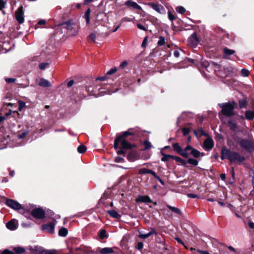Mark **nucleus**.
Instances as JSON below:
<instances>
[{
  "mask_svg": "<svg viewBox=\"0 0 254 254\" xmlns=\"http://www.w3.org/2000/svg\"><path fill=\"white\" fill-rule=\"evenodd\" d=\"M248 224H249V226L251 228L254 229V223H253L252 222H249Z\"/></svg>",
  "mask_w": 254,
  "mask_h": 254,
  "instance_id": "nucleus-64",
  "label": "nucleus"
},
{
  "mask_svg": "<svg viewBox=\"0 0 254 254\" xmlns=\"http://www.w3.org/2000/svg\"><path fill=\"white\" fill-rule=\"evenodd\" d=\"M137 27L138 29H140V30H142L143 31H146L147 29L146 28H145V26H144L143 25H142V24H141L140 23H137Z\"/></svg>",
  "mask_w": 254,
  "mask_h": 254,
  "instance_id": "nucleus-50",
  "label": "nucleus"
},
{
  "mask_svg": "<svg viewBox=\"0 0 254 254\" xmlns=\"http://www.w3.org/2000/svg\"><path fill=\"white\" fill-rule=\"evenodd\" d=\"M168 18L173 23V21L176 18L175 15L170 11H168Z\"/></svg>",
  "mask_w": 254,
  "mask_h": 254,
  "instance_id": "nucleus-44",
  "label": "nucleus"
},
{
  "mask_svg": "<svg viewBox=\"0 0 254 254\" xmlns=\"http://www.w3.org/2000/svg\"><path fill=\"white\" fill-rule=\"evenodd\" d=\"M15 17L16 20L20 24L24 21V10L22 6L19 7L15 11Z\"/></svg>",
  "mask_w": 254,
  "mask_h": 254,
  "instance_id": "nucleus-7",
  "label": "nucleus"
},
{
  "mask_svg": "<svg viewBox=\"0 0 254 254\" xmlns=\"http://www.w3.org/2000/svg\"><path fill=\"white\" fill-rule=\"evenodd\" d=\"M172 146L174 150L177 152L179 154H180L181 156L185 158L188 157L189 154L188 152H187V150H186V148L183 149L182 147L180 146L179 143L177 142L173 143Z\"/></svg>",
  "mask_w": 254,
  "mask_h": 254,
  "instance_id": "nucleus-6",
  "label": "nucleus"
},
{
  "mask_svg": "<svg viewBox=\"0 0 254 254\" xmlns=\"http://www.w3.org/2000/svg\"><path fill=\"white\" fill-rule=\"evenodd\" d=\"M30 251L34 254H43L45 249L42 247L36 246L30 249Z\"/></svg>",
  "mask_w": 254,
  "mask_h": 254,
  "instance_id": "nucleus-18",
  "label": "nucleus"
},
{
  "mask_svg": "<svg viewBox=\"0 0 254 254\" xmlns=\"http://www.w3.org/2000/svg\"><path fill=\"white\" fill-rule=\"evenodd\" d=\"M59 26H63V28L67 29L68 31L71 32L75 27L76 25L73 22V20L70 19L65 22L60 23Z\"/></svg>",
  "mask_w": 254,
  "mask_h": 254,
  "instance_id": "nucleus-9",
  "label": "nucleus"
},
{
  "mask_svg": "<svg viewBox=\"0 0 254 254\" xmlns=\"http://www.w3.org/2000/svg\"><path fill=\"white\" fill-rule=\"evenodd\" d=\"M5 204L14 210H18L22 208L21 205L13 199H6Z\"/></svg>",
  "mask_w": 254,
  "mask_h": 254,
  "instance_id": "nucleus-8",
  "label": "nucleus"
},
{
  "mask_svg": "<svg viewBox=\"0 0 254 254\" xmlns=\"http://www.w3.org/2000/svg\"><path fill=\"white\" fill-rule=\"evenodd\" d=\"M90 9L89 8L87 10V11L85 12L84 14V17L86 19V22L87 24H89L90 23Z\"/></svg>",
  "mask_w": 254,
  "mask_h": 254,
  "instance_id": "nucleus-29",
  "label": "nucleus"
},
{
  "mask_svg": "<svg viewBox=\"0 0 254 254\" xmlns=\"http://www.w3.org/2000/svg\"><path fill=\"white\" fill-rule=\"evenodd\" d=\"M172 159L175 160L177 162H180V163L181 162V161H183V159H182L181 158H180L179 157L173 155Z\"/></svg>",
  "mask_w": 254,
  "mask_h": 254,
  "instance_id": "nucleus-56",
  "label": "nucleus"
},
{
  "mask_svg": "<svg viewBox=\"0 0 254 254\" xmlns=\"http://www.w3.org/2000/svg\"><path fill=\"white\" fill-rule=\"evenodd\" d=\"M157 234L158 233L155 229L151 228L150 231L146 234H142L141 232L139 231V235L138 237L141 239H146L152 235H157Z\"/></svg>",
  "mask_w": 254,
  "mask_h": 254,
  "instance_id": "nucleus-14",
  "label": "nucleus"
},
{
  "mask_svg": "<svg viewBox=\"0 0 254 254\" xmlns=\"http://www.w3.org/2000/svg\"><path fill=\"white\" fill-rule=\"evenodd\" d=\"M131 134L128 131H126L123 132L121 136L117 137L114 141V148L117 150L119 148V144H121V148L123 149H130L131 148L132 145L129 143L125 139V137Z\"/></svg>",
  "mask_w": 254,
  "mask_h": 254,
  "instance_id": "nucleus-2",
  "label": "nucleus"
},
{
  "mask_svg": "<svg viewBox=\"0 0 254 254\" xmlns=\"http://www.w3.org/2000/svg\"><path fill=\"white\" fill-rule=\"evenodd\" d=\"M174 55L175 57L178 58L180 56L179 52L178 51H175L174 52Z\"/></svg>",
  "mask_w": 254,
  "mask_h": 254,
  "instance_id": "nucleus-62",
  "label": "nucleus"
},
{
  "mask_svg": "<svg viewBox=\"0 0 254 254\" xmlns=\"http://www.w3.org/2000/svg\"><path fill=\"white\" fill-rule=\"evenodd\" d=\"M143 247V244L142 242H138L137 245V249L139 250H141Z\"/></svg>",
  "mask_w": 254,
  "mask_h": 254,
  "instance_id": "nucleus-57",
  "label": "nucleus"
},
{
  "mask_svg": "<svg viewBox=\"0 0 254 254\" xmlns=\"http://www.w3.org/2000/svg\"><path fill=\"white\" fill-rule=\"evenodd\" d=\"M221 159H228L231 162L240 164L245 160V157L239 153L232 151L226 147H222L221 149Z\"/></svg>",
  "mask_w": 254,
  "mask_h": 254,
  "instance_id": "nucleus-1",
  "label": "nucleus"
},
{
  "mask_svg": "<svg viewBox=\"0 0 254 254\" xmlns=\"http://www.w3.org/2000/svg\"><path fill=\"white\" fill-rule=\"evenodd\" d=\"M0 254H15L13 252L8 250H5Z\"/></svg>",
  "mask_w": 254,
  "mask_h": 254,
  "instance_id": "nucleus-55",
  "label": "nucleus"
},
{
  "mask_svg": "<svg viewBox=\"0 0 254 254\" xmlns=\"http://www.w3.org/2000/svg\"><path fill=\"white\" fill-rule=\"evenodd\" d=\"M107 213L113 218L120 219L121 216L115 210H108Z\"/></svg>",
  "mask_w": 254,
  "mask_h": 254,
  "instance_id": "nucleus-23",
  "label": "nucleus"
},
{
  "mask_svg": "<svg viewBox=\"0 0 254 254\" xmlns=\"http://www.w3.org/2000/svg\"><path fill=\"white\" fill-rule=\"evenodd\" d=\"M193 132L197 137L207 135V134L204 132L202 128H199L197 130H194Z\"/></svg>",
  "mask_w": 254,
  "mask_h": 254,
  "instance_id": "nucleus-22",
  "label": "nucleus"
},
{
  "mask_svg": "<svg viewBox=\"0 0 254 254\" xmlns=\"http://www.w3.org/2000/svg\"><path fill=\"white\" fill-rule=\"evenodd\" d=\"M143 144L145 146L144 150L149 149L152 146L151 143L148 140H146L143 142Z\"/></svg>",
  "mask_w": 254,
  "mask_h": 254,
  "instance_id": "nucleus-35",
  "label": "nucleus"
},
{
  "mask_svg": "<svg viewBox=\"0 0 254 254\" xmlns=\"http://www.w3.org/2000/svg\"><path fill=\"white\" fill-rule=\"evenodd\" d=\"M45 214V211L41 208H36L31 211V215L37 219H43Z\"/></svg>",
  "mask_w": 254,
  "mask_h": 254,
  "instance_id": "nucleus-5",
  "label": "nucleus"
},
{
  "mask_svg": "<svg viewBox=\"0 0 254 254\" xmlns=\"http://www.w3.org/2000/svg\"><path fill=\"white\" fill-rule=\"evenodd\" d=\"M187 195L189 197L191 198H199V196L195 194L194 193H188Z\"/></svg>",
  "mask_w": 254,
  "mask_h": 254,
  "instance_id": "nucleus-52",
  "label": "nucleus"
},
{
  "mask_svg": "<svg viewBox=\"0 0 254 254\" xmlns=\"http://www.w3.org/2000/svg\"><path fill=\"white\" fill-rule=\"evenodd\" d=\"M186 150H187V152L188 151H190V154L191 155L195 157V158H198L199 157L200 155L201 156H203L204 155V153H200L199 151H198L197 150L193 148V147H192L190 145H188L186 147Z\"/></svg>",
  "mask_w": 254,
  "mask_h": 254,
  "instance_id": "nucleus-11",
  "label": "nucleus"
},
{
  "mask_svg": "<svg viewBox=\"0 0 254 254\" xmlns=\"http://www.w3.org/2000/svg\"><path fill=\"white\" fill-rule=\"evenodd\" d=\"M38 24L39 25H44L46 24V21L44 19L40 20V21H39Z\"/></svg>",
  "mask_w": 254,
  "mask_h": 254,
  "instance_id": "nucleus-63",
  "label": "nucleus"
},
{
  "mask_svg": "<svg viewBox=\"0 0 254 254\" xmlns=\"http://www.w3.org/2000/svg\"><path fill=\"white\" fill-rule=\"evenodd\" d=\"M74 80H69L68 83H67V87H70L71 86H72V85L74 84Z\"/></svg>",
  "mask_w": 254,
  "mask_h": 254,
  "instance_id": "nucleus-61",
  "label": "nucleus"
},
{
  "mask_svg": "<svg viewBox=\"0 0 254 254\" xmlns=\"http://www.w3.org/2000/svg\"><path fill=\"white\" fill-rule=\"evenodd\" d=\"M132 20H133L132 18H130L127 17H125L121 19V21H120L121 23L120 24H121L125 22H131Z\"/></svg>",
  "mask_w": 254,
  "mask_h": 254,
  "instance_id": "nucleus-39",
  "label": "nucleus"
},
{
  "mask_svg": "<svg viewBox=\"0 0 254 254\" xmlns=\"http://www.w3.org/2000/svg\"><path fill=\"white\" fill-rule=\"evenodd\" d=\"M6 2L3 0H0V10H2L3 8L5 7Z\"/></svg>",
  "mask_w": 254,
  "mask_h": 254,
  "instance_id": "nucleus-49",
  "label": "nucleus"
},
{
  "mask_svg": "<svg viewBox=\"0 0 254 254\" xmlns=\"http://www.w3.org/2000/svg\"><path fill=\"white\" fill-rule=\"evenodd\" d=\"M187 162L189 164L193 165L195 166H197L198 163L197 160L191 158H189L187 160Z\"/></svg>",
  "mask_w": 254,
  "mask_h": 254,
  "instance_id": "nucleus-32",
  "label": "nucleus"
},
{
  "mask_svg": "<svg viewBox=\"0 0 254 254\" xmlns=\"http://www.w3.org/2000/svg\"><path fill=\"white\" fill-rule=\"evenodd\" d=\"M167 207L170 209L172 211L178 214L179 215L182 214L181 211L180 209L178 208L177 207H173L172 206H170L169 205H167Z\"/></svg>",
  "mask_w": 254,
  "mask_h": 254,
  "instance_id": "nucleus-27",
  "label": "nucleus"
},
{
  "mask_svg": "<svg viewBox=\"0 0 254 254\" xmlns=\"http://www.w3.org/2000/svg\"><path fill=\"white\" fill-rule=\"evenodd\" d=\"M165 43V39L164 37H163L162 36H160L159 37V40L158 42V45L159 46H162V45H164Z\"/></svg>",
  "mask_w": 254,
  "mask_h": 254,
  "instance_id": "nucleus-38",
  "label": "nucleus"
},
{
  "mask_svg": "<svg viewBox=\"0 0 254 254\" xmlns=\"http://www.w3.org/2000/svg\"><path fill=\"white\" fill-rule=\"evenodd\" d=\"M67 233V229L64 227L62 228L59 231V235L62 237H65Z\"/></svg>",
  "mask_w": 254,
  "mask_h": 254,
  "instance_id": "nucleus-28",
  "label": "nucleus"
},
{
  "mask_svg": "<svg viewBox=\"0 0 254 254\" xmlns=\"http://www.w3.org/2000/svg\"><path fill=\"white\" fill-rule=\"evenodd\" d=\"M136 201L144 203H151L152 202L150 197L147 195H139L137 198Z\"/></svg>",
  "mask_w": 254,
  "mask_h": 254,
  "instance_id": "nucleus-20",
  "label": "nucleus"
},
{
  "mask_svg": "<svg viewBox=\"0 0 254 254\" xmlns=\"http://www.w3.org/2000/svg\"><path fill=\"white\" fill-rule=\"evenodd\" d=\"M214 146V142L212 138H207L203 142V147L206 150H211Z\"/></svg>",
  "mask_w": 254,
  "mask_h": 254,
  "instance_id": "nucleus-13",
  "label": "nucleus"
},
{
  "mask_svg": "<svg viewBox=\"0 0 254 254\" xmlns=\"http://www.w3.org/2000/svg\"><path fill=\"white\" fill-rule=\"evenodd\" d=\"M18 104H19L18 110L20 111L25 107V103L24 102H23L21 100H19L18 101Z\"/></svg>",
  "mask_w": 254,
  "mask_h": 254,
  "instance_id": "nucleus-42",
  "label": "nucleus"
},
{
  "mask_svg": "<svg viewBox=\"0 0 254 254\" xmlns=\"http://www.w3.org/2000/svg\"><path fill=\"white\" fill-rule=\"evenodd\" d=\"M162 154L163 155V157L161 158V161L163 162L167 161L170 158H172V157H173V155H171L165 154L163 153H162Z\"/></svg>",
  "mask_w": 254,
  "mask_h": 254,
  "instance_id": "nucleus-31",
  "label": "nucleus"
},
{
  "mask_svg": "<svg viewBox=\"0 0 254 254\" xmlns=\"http://www.w3.org/2000/svg\"><path fill=\"white\" fill-rule=\"evenodd\" d=\"M199 40L195 33H193L189 38L188 44L191 48H195L198 43Z\"/></svg>",
  "mask_w": 254,
  "mask_h": 254,
  "instance_id": "nucleus-10",
  "label": "nucleus"
},
{
  "mask_svg": "<svg viewBox=\"0 0 254 254\" xmlns=\"http://www.w3.org/2000/svg\"><path fill=\"white\" fill-rule=\"evenodd\" d=\"M237 143L241 147L247 151L252 152L254 151V141L251 139L238 138Z\"/></svg>",
  "mask_w": 254,
  "mask_h": 254,
  "instance_id": "nucleus-4",
  "label": "nucleus"
},
{
  "mask_svg": "<svg viewBox=\"0 0 254 254\" xmlns=\"http://www.w3.org/2000/svg\"><path fill=\"white\" fill-rule=\"evenodd\" d=\"M107 237L106 232L105 230H101L100 232V237L101 239H104Z\"/></svg>",
  "mask_w": 254,
  "mask_h": 254,
  "instance_id": "nucleus-45",
  "label": "nucleus"
},
{
  "mask_svg": "<svg viewBox=\"0 0 254 254\" xmlns=\"http://www.w3.org/2000/svg\"><path fill=\"white\" fill-rule=\"evenodd\" d=\"M13 250L17 254H21L25 252V249L20 247H15L14 248Z\"/></svg>",
  "mask_w": 254,
  "mask_h": 254,
  "instance_id": "nucleus-30",
  "label": "nucleus"
},
{
  "mask_svg": "<svg viewBox=\"0 0 254 254\" xmlns=\"http://www.w3.org/2000/svg\"><path fill=\"white\" fill-rule=\"evenodd\" d=\"M147 5L152 7L154 10L157 11L158 12L161 13L163 11V6L159 4L154 3L152 2H149L147 3Z\"/></svg>",
  "mask_w": 254,
  "mask_h": 254,
  "instance_id": "nucleus-16",
  "label": "nucleus"
},
{
  "mask_svg": "<svg viewBox=\"0 0 254 254\" xmlns=\"http://www.w3.org/2000/svg\"><path fill=\"white\" fill-rule=\"evenodd\" d=\"M96 35L95 34L92 33H91L89 36H88V39L90 41H93V42H94L95 41V39H96Z\"/></svg>",
  "mask_w": 254,
  "mask_h": 254,
  "instance_id": "nucleus-43",
  "label": "nucleus"
},
{
  "mask_svg": "<svg viewBox=\"0 0 254 254\" xmlns=\"http://www.w3.org/2000/svg\"><path fill=\"white\" fill-rule=\"evenodd\" d=\"M219 106L222 108L221 113L224 116L231 117L234 115V109L235 108L236 103L234 101L219 104Z\"/></svg>",
  "mask_w": 254,
  "mask_h": 254,
  "instance_id": "nucleus-3",
  "label": "nucleus"
},
{
  "mask_svg": "<svg viewBox=\"0 0 254 254\" xmlns=\"http://www.w3.org/2000/svg\"><path fill=\"white\" fill-rule=\"evenodd\" d=\"M55 225V222H50L43 225L42 228L43 230L46 231L50 233L53 234L54 233Z\"/></svg>",
  "mask_w": 254,
  "mask_h": 254,
  "instance_id": "nucleus-12",
  "label": "nucleus"
},
{
  "mask_svg": "<svg viewBox=\"0 0 254 254\" xmlns=\"http://www.w3.org/2000/svg\"><path fill=\"white\" fill-rule=\"evenodd\" d=\"M127 65V62L126 61H124L121 64H120V67L122 68H124L125 67H126Z\"/></svg>",
  "mask_w": 254,
  "mask_h": 254,
  "instance_id": "nucleus-59",
  "label": "nucleus"
},
{
  "mask_svg": "<svg viewBox=\"0 0 254 254\" xmlns=\"http://www.w3.org/2000/svg\"><path fill=\"white\" fill-rule=\"evenodd\" d=\"M182 131H183V133L184 135H187L189 133L190 130L188 128H183L182 129Z\"/></svg>",
  "mask_w": 254,
  "mask_h": 254,
  "instance_id": "nucleus-53",
  "label": "nucleus"
},
{
  "mask_svg": "<svg viewBox=\"0 0 254 254\" xmlns=\"http://www.w3.org/2000/svg\"><path fill=\"white\" fill-rule=\"evenodd\" d=\"M6 226L7 229L12 231L15 230L17 228L16 224L12 221H10L7 222Z\"/></svg>",
  "mask_w": 254,
  "mask_h": 254,
  "instance_id": "nucleus-25",
  "label": "nucleus"
},
{
  "mask_svg": "<svg viewBox=\"0 0 254 254\" xmlns=\"http://www.w3.org/2000/svg\"><path fill=\"white\" fill-rule=\"evenodd\" d=\"M123 161H124V159L120 157H117L115 159V161L116 162H118V163L122 162Z\"/></svg>",
  "mask_w": 254,
  "mask_h": 254,
  "instance_id": "nucleus-58",
  "label": "nucleus"
},
{
  "mask_svg": "<svg viewBox=\"0 0 254 254\" xmlns=\"http://www.w3.org/2000/svg\"><path fill=\"white\" fill-rule=\"evenodd\" d=\"M5 80L7 83H13L16 81V79L14 78H5Z\"/></svg>",
  "mask_w": 254,
  "mask_h": 254,
  "instance_id": "nucleus-47",
  "label": "nucleus"
},
{
  "mask_svg": "<svg viewBox=\"0 0 254 254\" xmlns=\"http://www.w3.org/2000/svg\"><path fill=\"white\" fill-rule=\"evenodd\" d=\"M117 71V68L114 67L110 69L108 72L107 74L111 75Z\"/></svg>",
  "mask_w": 254,
  "mask_h": 254,
  "instance_id": "nucleus-51",
  "label": "nucleus"
},
{
  "mask_svg": "<svg viewBox=\"0 0 254 254\" xmlns=\"http://www.w3.org/2000/svg\"><path fill=\"white\" fill-rule=\"evenodd\" d=\"M229 124L230 125V127L231 129H235L237 128V126L236 124L232 123V122H229Z\"/></svg>",
  "mask_w": 254,
  "mask_h": 254,
  "instance_id": "nucleus-54",
  "label": "nucleus"
},
{
  "mask_svg": "<svg viewBox=\"0 0 254 254\" xmlns=\"http://www.w3.org/2000/svg\"><path fill=\"white\" fill-rule=\"evenodd\" d=\"M148 173H150V169L142 168L139 170V174H148Z\"/></svg>",
  "mask_w": 254,
  "mask_h": 254,
  "instance_id": "nucleus-37",
  "label": "nucleus"
},
{
  "mask_svg": "<svg viewBox=\"0 0 254 254\" xmlns=\"http://www.w3.org/2000/svg\"><path fill=\"white\" fill-rule=\"evenodd\" d=\"M100 253L101 254H112L114 253V250L111 248L107 247L102 249L100 250Z\"/></svg>",
  "mask_w": 254,
  "mask_h": 254,
  "instance_id": "nucleus-26",
  "label": "nucleus"
},
{
  "mask_svg": "<svg viewBox=\"0 0 254 254\" xmlns=\"http://www.w3.org/2000/svg\"><path fill=\"white\" fill-rule=\"evenodd\" d=\"M139 155L135 151H130L127 156V158L130 162H133L139 158Z\"/></svg>",
  "mask_w": 254,
  "mask_h": 254,
  "instance_id": "nucleus-15",
  "label": "nucleus"
},
{
  "mask_svg": "<svg viewBox=\"0 0 254 254\" xmlns=\"http://www.w3.org/2000/svg\"><path fill=\"white\" fill-rule=\"evenodd\" d=\"M86 147L85 145H79L77 148V151L79 153H83L86 151Z\"/></svg>",
  "mask_w": 254,
  "mask_h": 254,
  "instance_id": "nucleus-33",
  "label": "nucleus"
},
{
  "mask_svg": "<svg viewBox=\"0 0 254 254\" xmlns=\"http://www.w3.org/2000/svg\"><path fill=\"white\" fill-rule=\"evenodd\" d=\"M49 65V64L47 63H41L39 64V68L43 70L46 68Z\"/></svg>",
  "mask_w": 254,
  "mask_h": 254,
  "instance_id": "nucleus-46",
  "label": "nucleus"
},
{
  "mask_svg": "<svg viewBox=\"0 0 254 254\" xmlns=\"http://www.w3.org/2000/svg\"><path fill=\"white\" fill-rule=\"evenodd\" d=\"M223 53L224 58L229 59L231 55H233L235 53V51L233 50H231L227 48H225L223 50Z\"/></svg>",
  "mask_w": 254,
  "mask_h": 254,
  "instance_id": "nucleus-19",
  "label": "nucleus"
},
{
  "mask_svg": "<svg viewBox=\"0 0 254 254\" xmlns=\"http://www.w3.org/2000/svg\"><path fill=\"white\" fill-rule=\"evenodd\" d=\"M245 117L249 120H253L254 119V111H247L245 113Z\"/></svg>",
  "mask_w": 254,
  "mask_h": 254,
  "instance_id": "nucleus-24",
  "label": "nucleus"
},
{
  "mask_svg": "<svg viewBox=\"0 0 254 254\" xmlns=\"http://www.w3.org/2000/svg\"><path fill=\"white\" fill-rule=\"evenodd\" d=\"M247 102L245 99H242L239 101V105L241 108H243L246 107Z\"/></svg>",
  "mask_w": 254,
  "mask_h": 254,
  "instance_id": "nucleus-34",
  "label": "nucleus"
},
{
  "mask_svg": "<svg viewBox=\"0 0 254 254\" xmlns=\"http://www.w3.org/2000/svg\"><path fill=\"white\" fill-rule=\"evenodd\" d=\"M55 250H45L43 254H56Z\"/></svg>",
  "mask_w": 254,
  "mask_h": 254,
  "instance_id": "nucleus-40",
  "label": "nucleus"
},
{
  "mask_svg": "<svg viewBox=\"0 0 254 254\" xmlns=\"http://www.w3.org/2000/svg\"><path fill=\"white\" fill-rule=\"evenodd\" d=\"M176 11L179 13H181V14H183L186 11V9L185 8L183 7V6H178L176 8Z\"/></svg>",
  "mask_w": 254,
  "mask_h": 254,
  "instance_id": "nucleus-36",
  "label": "nucleus"
},
{
  "mask_svg": "<svg viewBox=\"0 0 254 254\" xmlns=\"http://www.w3.org/2000/svg\"><path fill=\"white\" fill-rule=\"evenodd\" d=\"M27 133H28V132L27 131H25L21 133H19L18 134V138L21 139V138H23L24 136H25L27 135Z\"/></svg>",
  "mask_w": 254,
  "mask_h": 254,
  "instance_id": "nucleus-48",
  "label": "nucleus"
},
{
  "mask_svg": "<svg viewBox=\"0 0 254 254\" xmlns=\"http://www.w3.org/2000/svg\"><path fill=\"white\" fill-rule=\"evenodd\" d=\"M125 4L129 7H132L134 9H139L140 10H142V8L140 5H139L136 2L131 1V0H127L126 1L125 3Z\"/></svg>",
  "mask_w": 254,
  "mask_h": 254,
  "instance_id": "nucleus-17",
  "label": "nucleus"
},
{
  "mask_svg": "<svg viewBox=\"0 0 254 254\" xmlns=\"http://www.w3.org/2000/svg\"><path fill=\"white\" fill-rule=\"evenodd\" d=\"M38 85L40 86L50 87L52 86L50 82L48 80L44 78H42L40 80Z\"/></svg>",
  "mask_w": 254,
  "mask_h": 254,
  "instance_id": "nucleus-21",
  "label": "nucleus"
},
{
  "mask_svg": "<svg viewBox=\"0 0 254 254\" xmlns=\"http://www.w3.org/2000/svg\"><path fill=\"white\" fill-rule=\"evenodd\" d=\"M241 74L243 76H247L249 74V71L246 69L243 68L241 70Z\"/></svg>",
  "mask_w": 254,
  "mask_h": 254,
  "instance_id": "nucleus-41",
  "label": "nucleus"
},
{
  "mask_svg": "<svg viewBox=\"0 0 254 254\" xmlns=\"http://www.w3.org/2000/svg\"><path fill=\"white\" fill-rule=\"evenodd\" d=\"M120 148L121 149L117 151V153L118 154H125V152L123 150V149L121 148V146L120 147Z\"/></svg>",
  "mask_w": 254,
  "mask_h": 254,
  "instance_id": "nucleus-60",
  "label": "nucleus"
}]
</instances>
